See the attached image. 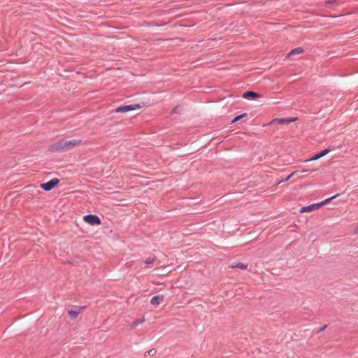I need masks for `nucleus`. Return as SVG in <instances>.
I'll list each match as a JSON object with an SVG mask.
<instances>
[{"label": "nucleus", "mask_w": 358, "mask_h": 358, "mask_svg": "<svg viewBox=\"0 0 358 358\" xmlns=\"http://www.w3.org/2000/svg\"><path fill=\"white\" fill-rule=\"evenodd\" d=\"M298 171H294L293 173H292L290 175H289L288 176H287L285 178L282 179V180H280L278 183H281V182H285L288 180H289L295 173H296Z\"/></svg>", "instance_id": "nucleus-16"}, {"label": "nucleus", "mask_w": 358, "mask_h": 358, "mask_svg": "<svg viewBox=\"0 0 358 358\" xmlns=\"http://www.w3.org/2000/svg\"><path fill=\"white\" fill-rule=\"evenodd\" d=\"M179 108H180V106H176L175 108H173L171 113H177L178 112Z\"/></svg>", "instance_id": "nucleus-18"}, {"label": "nucleus", "mask_w": 358, "mask_h": 358, "mask_svg": "<svg viewBox=\"0 0 358 358\" xmlns=\"http://www.w3.org/2000/svg\"><path fill=\"white\" fill-rule=\"evenodd\" d=\"M59 182V179L53 178L47 182L41 184V187L45 191H50L57 186Z\"/></svg>", "instance_id": "nucleus-5"}, {"label": "nucleus", "mask_w": 358, "mask_h": 358, "mask_svg": "<svg viewBox=\"0 0 358 358\" xmlns=\"http://www.w3.org/2000/svg\"><path fill=\"white\" fill-rule=\"evenodd\" d=\"M143 106H144L143 103H142V105L140 103H136V104L120 106L115 110V113H127V112H129L131 110L141 108L143 107Z\"/></svg>", "instance_id": "nucleus-3"}, {"label": "nucleus", "mask_w": 358, "mask_h": 358, "mask_svg": "<svg viewBox=\"0 0 358 358\" xmlns=\"http://www.w3.org/2000/svg\"><path fill=\"white\" fill-rule=\"evenodd\" d=\"M247 116V113H243L240 115L236 116L233 120L232 122H236L238 121L239 120L242 119L243 117H245Z\"/></svg>", "instance_id": "nucleus-15"}, {"label": "nucleus", "mask_w": 358, "mask_h": 358, "mask_svg": "<svg viewBox=\"0 0 358 358\" xmlns=\"http://www.w3.org/2000/svg\"><path fill=\"white\" fill-rule=\"evenodd\" d=\"M80 143L81 140L80 139H73L70 141L62 140L52 144L50 148V150L52 152H66L80 145Z\"/></svg>", "instance_id": "nucleus-1"}, {"label": "nucleus", "mask_w": 358, "mask_h": 358, "mask_svg": "<svg viewBox=\"0 0 358 358\" xmlns=\"http://www.w3.org/2000/svg\"><path fill=\"white\" fill-rule=\"evenodd\" d=\"M155 261V258H148L147 259L145 262H144V264L147 266H150L151 264H153V262Z\"/></svg>", "instance_id": "nucleus-14"}, {"label": "nucleus", "mask_w": 358, "mask_h": 358, "mask_svg": "<svg viewBox=\"0 0 358 358\" xmlns=\"http://www.w3.org/2000/svg\"><path fill=\"white\" fill-rule=\"evenodd\" d=\"M357 229H358V227H357Z\"/></svg>", "instance_id": "nucleus-22"}, {"label": "nucleus", "mask_w": 358, "mask_h": 358, "mask_svg": "<svg viewBox=\"0 0 358 358\" xmlns=\"http://www.w3.org/2000/svg\"><path fill=\"white\" fill-rule=\"evenodd\" d=\"M338 196H339V194H337L336 195H335L334 196H331V197H330L329 199H327L324 200L322 202L302 207L299 212L301 213H303L311 212V211H313L315 210H317L319 208L323 206L324 205L329 203L331 201H332L334 199H335L336 197H337Z\"/></svg>", "instance_id": "nucleus-2"}, {"label": "nucleus", "mask_w": 358, "mask_h": 358, "mask_svg": "<svg viewBox=\"0 0 358 358\" xmlns=\"http://www.w3.org/2000/svg\"><path fill=\"white\" fill-rule=\"evenodd\" d=\"M317 170V169H313V170H310V169H303L302 171H301V173H306V172H311V171H316Z\"/></svg>", "instance_id": "nucleus-19"}, {"label": "nucleus", "mask_w": 358, "mask_h": 358, "mask_svg": "<svg viewBox=\"0 0 358 358\" xmlns=\"http://www.w3.org/2000/svg\"><path fill=\"white\" fill-rule=\"evenodd\" d=\"M156 352H157L156 350L152 349V350H149L147 353L150 356H154L156 354Z\"/></svg>", "instance_id": "nucleus-17"}, {"label": "nucleus", "mask_w": 358, "mask_h": 358, "mask_svg": "<svg viewBox=\"0 0 358 358\" xmlns=\"http://www.w3.org/2000/svg\"><path fill=\"white\" fill-rule=\"evenodd\" d=\"M261 95L253 91H248L243 94V97L246 99L259 98Z\"/></svg>", "instance_id": "nucleus-7"}, {"label": "nucleus", "mask_w": 358, "mask_h": 358, "mask_svg": "<svg viewBox=\"0 0 358 358\" xmlns=\"http://www.w3.org/2000/svg\"><path fill=\"white\" fill-rule=\"evenodd\" d=\"M163 299H164L163 295H157V296H153L151 299L150 303H151V304H152L154 306H157L161 302H162Z\"/></svg>", "instance_id": "nucleus-9"}, {"label": "nucleus", "mask_w": 358, "mask_h": 358, "mask_svg": "<svg viewBox=\"0 0 358 358\" xmlns=\"http://www.w3.org/2000/svg\"><path fill=\"white\" fill-rule=\"evenodd\" d=\"M76 310H71L69 311V315L71 319H76L78 315L85 308V306L76 307Z\"/></svg>", "instance_id": "nucleus-6"}, {"label": "nucleus", "mask_w": 358, "mask_h": 358, "mask_svg": "<svg viewBox=\"0 0 358 358\" xmlns=\"http://www.w3.org/2000/svg\"><path fill=\"white\" fill-rule=\"evenodd\" d=\"M330 150H331L330 148H326V149L322 150L321 152L315 154L313 157H312L308 161L317 160L319 158H320V157L324 156L325 155H327V153H329L330 152Z\"/></svg>", "instance_id": "nucleus-8"}, {"label": "nucleus", "mask_w": 358, "mask_h": 358, "mask_svg": "<svg viewBox=\"0 0 358 358\" xmlns=\"http://www.w3.org/2000/svg\"><path fill=\"white\" fill-rule=\"evenodd\" d=\"M294 120V119H292V118H277V119H275L273 122H276L280 124H289L292 122H293Z\"/></svg>", "instance_id": "nucleus-10"}, {"label": "nucleus", "mask_w": 358, "mask_h": 358, "mask_svg": "<svg viewBox=\"0 0 358 358\" xmlns=\"http://www.w3.org/2000/svg\"><path fill=\"white\" fill-rule=\"evenodd\" d=\"M302 52H303V49L301 47H299V48H296L292 50H291L288 54H287V57H292V55H299V54H301Z\"/></svg>", "instance_id": "nucleus-11"}, {"label": "nucleus", "mask_w": 358, "mask_h": 358, "mask_svg": "<svg viewBox=\"0 0 358 358\" xmlns=\"http://www.w3.org/2000/svg\"><path fill=\"white\" fill-rule=\"evenodd\" d=\"M83 220L91 225H99L101 223L100 218L95 215H85Z\"/></svg>", "instance_id": "nucleus-4"}, {"label": "nucleus", "mask_w": 358, "mask_h": 358, "mask_svg": "<svg viewBox=\"0 0 358 358\" xmlns=\"http://www.w3.org/2000/svg\"><path fill=\"white\" fill-rule=\"evenodd\" d=\"M335 0H329L327 1V3H330L331 2H334Z\"/></svg>", "instance_id": "nucleus-21"}, {"label": "nucleus", "mask_w": 358, "mask_h": 358, "mask_svg": "<svg viewBox=\"0 0 358 358\" xmlns=\"http://www.w3.org/2000/svg\"><path fill=\"white\" fill-rule=\"evenodd\" d=\"M145 322V317H143L142 318H141L140 320H136L135 322H131L130 324H129V327L131 329H134L135 327H136L138 324H142L143 322Z\"/></svg>", "instance_id": "nucleus-12"}, {"label": "nucleus", "mask_w": 358, "mask_h": 358, "mask_svg": "<svg viewBox=\"0 0 358 358\" xmlns=\"http://www.w3.org/2000/svg\"><path fill=\"white\" fill-rule=\"evenodd\" d=\"M248 265L243 263H234L229 267L231 268H238L240 269H245Z\"/></svg>", "instance_id": "nucleus-13"}, {"label": "nucleus", "mask_w": 358, "mask_h": 358, "mask_svg": "<svg viewBox=\"0 0 358 358\" xmlns=\"http://www.w3.org/2000/svg\"><path fill=\"white\" fill-rule=\"evenodd\" d=\"M326 328H327V325L325 324L324 326H323L321 329H320L318 330V332H321V331H324Z\"/></svg>", "instance_id": "nucleus-20"}]
</instances>
